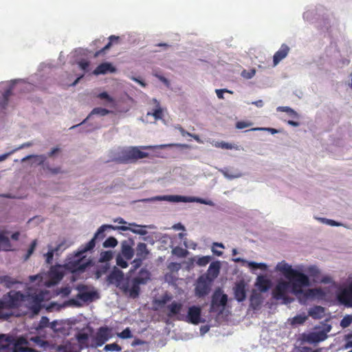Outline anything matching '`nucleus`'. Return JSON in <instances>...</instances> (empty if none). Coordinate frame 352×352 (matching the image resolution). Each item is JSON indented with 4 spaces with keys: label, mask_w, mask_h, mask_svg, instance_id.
<instances>
[{
    "label": "nucleus",
    "mask_w": 352,
    "mask_h": 352,
    "mask_svg": "<svg viewBox=\"0 0 352 352\" xmlns=\"http://www.w3.org/2000/svg\"><path fill=\"white\" fill-rule=\"evenodd\" d=\"M250 305L254 309H258L262 303V298L260 294L254 292L250 296Z\"/></svg>",
    "instance_id": "f704fd0d"
},
{
    "label": "nucleus",
    "mask_w": 352,
    "mask_h": 352,
    "mask_svg": "<svg viewBox=\"0 0 352 352\" xmlns=\"http://www.w3.org/2000/svg\"><path fill=\"white\" fill-rule=\"evenodd\" d=\"M89 265L90 261L86 259L83 254L78 251L74 255L67 258L64 267L72 273H79L84 272Z\"/></svg>",
    "instance_id": "7ed1b4c3"
},
{
    "label": "nucleus",
    "mask_w": 352,
    "mask_h": 352,
    "mask_svg": "<svg viewBox=\"0 0 352 352\" xmlns=\"http://www.w3.org/2000/svg\"><path fill=\"white\" fill-rule=\"evenodd\" d=\"M151 278V273L148 270L145 268H142L139 272L138 276L135 277V279L138 283H140L141 285L146 284Z\"/></svg>",
    "instance_id": "a878e982"
},
{
    "label": "nucleus",
    "mask_w": 352,
    "mask_h": 352,
    "mask_svg": "<svg viewBox=\"0 0 352 352\" xmlns=\"http://www.w3.org/2000/svg\"><path fill=\"white\" fill-rule=\"evenodd\" d=\"M116 68L110 63H103L100 64L94 71V74L100 75L107 73H113Z\"/></svg>",
    "instance_id": "4be33fe9"
},
{
    "label": "nucleus",
    "mask_w": 352,
    "mask_h": 352,
    "mask_svg": "<svg viewBox=\"0 0 352 352\" xmlns=\"http://www.w3.org/2000/svg\"><path fill=\"white\" fill-rule=\"evenodd\" d=\"M118 39H119L118 36H116L115 35L110 36L109 37V43L101 50L96 52L94 56L95 58H96V57H98L100 54L104 53L106 50H109L111 47V46L112 45V43L114 41H118Z\"/></svg>",
    "instance_id": "4c0bfd02"
},
{
    "label": "nucleus",
    "mask_w": 352,
    "mask_h": 352,
    "mask_svg": "<svg viewBox=\"0 0 352 352\" xmlns=\"http://www.w3.org/2000/svg\"><path fill=\"white\" fill-rule=\"evenodd\" d=\"M36 245H37V240L36 239L33 240L28 250L26 255L25 256V258H24L25 260H28L30 257V256L33 254Z\"/></svg>",
    "instance_id": "4d7b16f0"
},
{
    "label": "nucleus",
    "mask_w": 352,
    "mask_h": 352,
    "mask_svg": "<svg viewBox=\"0 0 352 352\" xmlns=\"http://www.w3.org/2000/svg\"><path fill=\"white\" fill-rule=\"evenodd\" d=\"M289 280L291 281L290 285L292 292L296 296L302 294L304 293L302 287L309 286L310 285L309 277L298 270L291 276Z\"/></svg>",
    "instance_id": "20e7f679"
},
{
    "label": "nucleus",
    "mask_w": 352,
    "mask_h": 352,
    "mask_svg": "<svg viewBox=\"0 0 352 352\" xmlns=\"http://www.w3.org/2000/svg\"><path fill=\"white\" fill-rule=\"evenodd\" d=\"M307 319L308 316L305 313H302L295 316L289 320L292 326L296 327L304 324Z\"/></svg>",
    "instance_id": "2f4dec72"
},
{
    "label": "nucleus",
    "mask_w": 352,
    "mask_h": 352,
    "mask_svg": "<svg viewBox=\"0 0 352 352\" xmlns=\"http://www.w3.org/2000/svg\"><path fill=\"white\" fill-rule=\"evenodd\" d=\"M278 111L286 112L294 117H298V113L289 107H279Z\"/></svg>",
    "instance_id": "680f3d73"
},
{
    "label": "nucleus",
    "mask_w": 352,
    "mask_h": 352,
    "mask_svg": "<svg viewBox=\"0 0 352 352\" xmlns=\"http://www.w3.org/2000/svg\"><path fill=\"white\" fill-rule=\"evenodd\" d=\"M213 283L206 279V276H200L195 284V295L198 298H202L208 295L211 289Z\"/></svg>",
    "instance_id": "39448f33"
},
{
    "label": "nucleus",
    "mask_w": 352,
    "mask_h": 352,
    "mask_svg": "<svg viewBox=\"0 0 352 352\" xmlns=\"http://www.w3.org/2000/svg\"><path fill=\"white\" fill-rule=\"evenodd\" d=\"M57 352H80L75 350V346L71 342H68L65 344L58 345L56 348Z\"/></svg>",
    "instance_id": "58836bf2"
},
{
    "label": "nucleus",
    "mask_w": 352,
    "mask_h": 352,
    "mask_svg": "<svg viewBox=\"0 0 352 352\" xmlns=\"http://www.w3.org/2000/svg\"><path fill=\"white\" fill-rule=\"evenodd\" d=\"M133 241H124L122 243L121 252L126 260H131L134 255V250L132 248Z\"/></svg>",
    "instance_id": "f3484780"
},
{
    "label": "nucleus",
    "mask_w": 352,
    "mask_h": 352,
    "mask_svg": "<svg viewBox=\"0 0 352 352\" xmlns=\"http://www.w3.org/2000/svg\"><path fill=\"white\" fill-rule=\"evenodd\" d=\"M97 98H100V100H104L107 102L108 104H111L112 107L114 106L115 104V100L113 97L109 96L107 92L104 91L102 93H100L98 94Z\"/></svg>",
    "instance_id": "c03bdc74"
},
{
    "label": "nucleus",
    "mask_w": 352,
    "mask_h": 352,
    "mask_svg": "<svg viewBox=\"0 0 352 352\" xmlns=\"http://www.w3.org/2000/svg\"><path fill=\"white\" fill-rule=\"evenodd\" d=\"M70 246V244L67 243L66 241L60 242L55 248H52L56 254H58V252H63Z\"/></svg>",
    "instance_id": "6e6d98bb"
},
{
    "label": "nucleus",
    "mask_w": 352,
    "mask_h": 352,
    "mask_svg": "<svg viewBox=\"0 0 352 352\" xmlns=\"http://www.w3.org/2000/svg\"><path fill=\"white\" fill-rule=\"evenodd\" d=\"M352 323V315H346L340 321V326L346 328Z\"/></svg>",
    "instance_id": "603ef678"
},
{
    "label": "nucleus",
    "mask_w": 352,
    "mask_h": 352,
    "mask_svg": "<svg viewBox=\"0 0 352 352\" xmlns=\"http://www.w3.org/2000/svg\"><path fill=\"white\" fill-rule=\"evenodd\" d=\"M76 289L79 292L76 297L80 299L83 302H91L94 298L97 296V292L94 291H87L88 287L85 285H78L76 287Z\"/></svg>",
    "instance_id": "9d476101"
},
{
    "label": "nucleus",
    "mask_w": 352,
    "mask_h": 352,
    "mask_svg": "<svg viewBox=\"0 0 352 352\" xmlns=\"http://www.w3.org/2000/svg\"><path fill=\"white\" fill-rule=\"evenodd\" d=\"M182 303L177 301H173L171 304L167 306V309L169 311L167 316L169 318H172L173 316L177 317L178 316L181 315L180 311L182 310Z\"/></svg>",
    "instance_id": "5701e85b"
},
{
    "label": "nucleus",
    "mask_w": 352,
    "mask_h": 352,
    "mask_svg": "<svg viewBox=\"0 0 352 352\" xmlns=\"http://www.w3.org/2000/svg\"><path fill=\"white\" fill-rule=\"evenodd\" d=\"M276 271H278L287 278L289 279L291 276H292L294 272L296 271V270L293 269L291 265H289L288 263H285V261H282L276 267Z\"/></svg>",
    "instance_id": "a211bd4d"
},
{
    "label": "nucleus",
    "mask_w": 352,
    "mask_h": 352,
    "mask_svg": "<svg viewBox=\"0 0 352 352\" xmlns=\"http://www.w3.org/2000/svg\"><path fill=\"white\" fill-rule=\"evenodd\" d=\"M71 293V288L68 286L61 287L59 289L58 292H57L58 294L61 295L62 296H67Z\"/></svg>",
    "instance_id": "338daca9"
},
{
    "label": "nucleus",
    "mask_w": 352,
    "mask_h": 352,
    "mask_svg": "<svg viewBox=\"0 0 352 352\" xmlns=\"http://www.w3.org/2000/svg\"><path fill=\"white\" fill-rule=\"evenodd\" d=\"M14 341V336L1 334L0 335V351L10 350L12 343Z\"/></svg>",
    "instance_id": "393cba45"
},
{
    "label": "nucleus",
    "mask_w": 352,
    "mask_h": 352,
    "mask_svg": "<svg viewBox=\"0 0 352 352\" xmlns=\"http://www.w3.org/2000/svg\"><path fill=\"white\" fill-rule=\"evenodd\" d=\"M219 271L220 261H217L212 262L208 269L207 272L204 274H202L201 276H206V279L211 280V282L213 283L214 279L218 276Z\"/></svg>",
    "instance_id": "2eb2a0df"
},
{
    "label": "nucleus",
    "mask_w": 352,
    "mask_h": 352,
    "mask_svg": "<svg viewBox=\"0 0 352 352\" xmlns=\"http://www.w3.org/2000/svg\"><path fill=\"white\" fill-rule=\"evenodd\" d=\"M31 340L41 347H46L48 346V342L43 340L39 336L32 337Z\"/></svg>",
    "instance_id": "5fc2aeb1"
},
{
    "label": "nucleus",
    "mask_w": 352,
    "mask_h": 352,
    "mask_svg": "<svg viewBox=\"0 0 352 352\" xmlns=\"http://www.w3.org/2000/svg\"><path fill=\"white\" fill-rule=\"evenodd\" d=\"M118 241L116 238L110 236L107 238L104 242L103 243V246L104 248H114L117 245Z\"/></svg>",
    "instance_id": "8fccbe9b"
},
{
    "label": "nucleus",
    "mask_w": 352,
    "mask_h": 352,
    "mask_svg": "<svg viewBox=\"0 0 352 352\" xmlns=\"http://www.w3.org/2000/svg\"><path fill=\"white\" fill-rule=\"evenodd\" d=\"M248 266L253 269V270H256V269H261V270H267V265L265 264V263H256V262H254V261H251V262H249L248 263Z\"/></svg>",
    "instance_id": "3c124183"
},
{
    "label": "nucleus",
    "mask_w": 352,
    "mask_h": 352,
    "mask_svg": "<svg viewBox=\"0 0 352 352\" xmlns=\"http://www.w3.org/2000/svg\"><path fill=\"white\" fill-rule=\"evenodd\" d=\"M26 298V294L15 290L3 295L0 298V319H9L13 315L12 310L21 307Z\"/></svg>",
    "instance_id": "f03ea898"
},
{
    "label": "nucleus",
    "mask_w": 352,
    "mask_h": 352,
    "mask_svg": "<svg viewBox=\"0 0 352 352\" xmlns=\"http://www.w3.org/2000/svg\"><path fill=\"white\" fill-rule=\"evenodd\" d=\"M118 336L122 339H127L133 337L131 331L129 327L124 329L122 332L118 333Z\"/></svg>",
    "instance_id": "13d9d810"
},
{
    "label": "nucleus",
    "mask_w": 352,
    "mask_h": 352,
    "mask_svg": "<svg viewBox=\"0 0 352 352\" xmlns=\"http://www.w3.org/2000/svg\"><path fill=\"white\" fill-rule=\"evenodd\" d=\"M324 309L321 306H315L311 308L308 311V316L312 317L314 319H320L323 317Z\"/></svg>",
    "instance_id": "c756f323"
},
{
    "label": "nucleus",
    "mask_w": 352,
    "mask_h": 352,
    "mask_svg": "<svg viewBox=\"0 0 352 352\" xmlns=\"http://www.w3.org/2000/svg\"><path fill=\"white\" fill-rule=\"evenodd\" d=\"M173 254L176 255L178 257H180V258H184L187 256L188 254V251L186 250V249H184L182 248H180V247H176L175 248L173 251H172Z\"/></svg>",
    "instance_id": "09e8293b"
},
{
    "label": "nucleus",
    "mask_w": 352,
    "mask_h": 352,
    "mask_svg": "<svg viewBox=\"0 0 352 352\" xmlns=\"http://www.w3.org/2000/svg\"><path fill=\"white\" fill-rule=\"evenodd\" d=\"M291 287L290 283L280 280L278 282L277 285L272 291V296L276 300L287 299V293Z\"/></svg>",
    "instance_id": "0eeeda50"
},
{
    "label": "nucleus",
    "mask_w": 352,
    "mask_h": 352,
    "mask_svg": "<svg viewBox=\"0 0 352 352\" xmlns=\"http://www.w3.org/2000/svg\"><path fill=\"white\" fill-rule=\"evenodd\" d=\"M96 240L94 237H93L87 243H86L84 246H81L79 251L80 253H85L86 252L92 250L96 245Z\"/></svg>",
    "instance_id": "a18cd8bd"
},
{
    "label": "nucleus",
    "mask_w": 352,
    "mask_h": 352,
    "mask_svg": "<svg viewBox=\"0 0 352 352\" xmlns=\"http://www.w3.org/2000/svg\"><path fill=\"white\" fill-rule=\"evenodd\" d=\"M212 260L211 256H203L198 257L196 260L195 259L196 264L200 267H204L210 263Z\"/></svg>",
    "instance_id": "37998d69"
},
{
    "label": "nucleus",
    "mask_w": 352,
    "mask_h": 352,
    "mask_svg": "<svg viewBox=\"0 0 352 352\" xmlns=\"http://www.w3.org/2000/svg\"><path fill=\"white\" fill-rule=\"evenodd\" d=\"M234 298L238 302L243 301L246 298L245 284L243 281H239L234 287Z\"/></svg>",
    "instance_id": "dca6fc26"
},
{
    "label": "nucleus",
    "mask_w": 352,
    "mask_h": 352,
    "mask_svg": "<svg viewBox=\"0 0 352 352\" xmlns=\"http://www.w3.org/2000/svg\"><path fill=\"white\" fill-rule=\"evenodd\" d=\"M201 309L198 306H191L188 308V314L179 315L177 316L178 320H184L193 324H198L201 322Z\"/></svg>",
    "instance_id": "423d86ee"
},
{
    "label": "nucleus",
    "mask_w": 352,
    "mask_h": 352,
    "mask_svg": "<svg viewBox=\"0 0 352 352\" xmlns=\"http://www.w3.org/2000/svg\"><path fill=\"white\" fill-rule=\"evenodd\" d=\"M113 252L111 250L104 251L100 253V262H108L113 258Z\"/></svg>",
    "instance_id": "49530a36"
},
{
    "label": "nucleus",
    "mask_w": 352,
    "mask_h": 352,
    "mask_svg": "<svg viewBox=\"0 0 352 352\" xmlns=\"http://www.w3.org/2000/svg\"><path fill=\"white\" fill-rule=\"evenodd\" d=\"M10 248L11 244L8 237L5 236L3 231H0V250L8 251Z\"/></svg>",
    "instance_id": "c9c22d12"
},
{
    "label": "nucleus",
    "mask_w": 352,
    "mask_h": 352,
    "mask_svg": "<svg viewBox=\"0 0 352 352\" xmlns=\"http://www.w3.org/2000/svg\"><path fill=\"white\" fill-rule=\"evenodd\" d=\"M148 254L149 251L147 249L146 244L144 243H139L136 247V256L146 259Z\"/></svg>",
    "instance_id": "473e14b6"
},
{
    "label": "nucleus",
    "mask_w": 352,
    "mask_h": 352,
    "mask_svg": "<svg viewBox=\"0 0 352 352\" xmlns=\"http://www.w3.org/2000/svg\"><path fill=\"white\" fill-rule=\"evenodd\" d=\"M111 112V111H109L107 109H104V108L96 107V108L93 109V110L91 111V113L89 114V116L87 117V118L85 120H84L81 122V124L85 122V121L93 115H98L100 116H104L109 114Z\"/></svg>",
    "instance_id": "e433bc0d"
},
{
    "label": "nucleus",
    "mask_w": 352,
    "mask_h": 352,
    "mask_svg": "<svg viewBox=\"0 0 352 352\" xmlns=\"http://www.w3.org/2000/svg\"><path fill=\"white\" fill-rule=\"evenodd\" d=\"M131 283L132 284L131 287H129V284L126 283H123L120 288L124 292L128 293L131 298H136L139 296L140 292V285L141 284L140 283H138L133 278L131 281Z\"/></svg>",
    "instance_id": "f8f14e48"
},
{
    "label": "nucleus",
    "mask_w": 352,
    "mask_h": 352,
    "mask_svg": "<svg viewBox=\"0 0 352 352\" xmlns=\"http://www.w3.org/2000/svg\"><path fill=\"white\" fill-rule=\"evenodd\" d=\"M116 264L122 268L128 267V263L120 255L116 257Z\"/></svg>",
    "instance_id": "69168bd1"
},
{
    "label": "nucleus",
    "mask_w": 352,
    "mask_h": 352,
    "mask_svg": "<svg viewBox=\"0 0 352 352\" xmlns=\"http://www.w3.org/2000/svg\"><path fill=\"white\" fill-rule=\"evenodd\" d=\"M12 90L13 85H11L3 93L2 99L0 102V107L2 109H5L7 107L9 102V98L12 95Z\"/></svg>",
    "instance_id": "7c9ffc66"
},
{
    "label": "nucleus",
    "mask_w": 352,
    "mask_h": 352,
    "mask_svg": "<svg viewBox=\"0 0 352 352\" xmlns=\"http://www.w3.org/2000/svg\"><path fill=\"white\" fill-rule=\"evenodd\" d=\"M43 168L44 170H47L52 175H56L58 173H61V170H60V167H56V168H51L49 165L47 164H45L43 166Z\"/></svg>",
    "instance_id": "0e129e2a"
},
{
    "label": "nucleus",
    "mask_w": 352,
    "mask_h": 352,
    "mask_svg": "<svg viewBox=\"0 0 352 352\" xmlns=\"http://www.w3.org/2000/svg\"><path fill=\"white\" fill-rule=\"evenodd\" d=\"M271 280L263 275L258 276L255 285L261 292H267L271 287Z\"/></svg>",
    "instance_id": "6ab92c4d"
},
{
    "label": "nucleus",
    "mask_w": 352,
    "mask_h": 352,
    "mask_svg": "<svg viewBox=\"0 0 352 352\" xmlns=\"http://www.w3.org/2000/svg\"><path fill=\"white\" fill-rule=\"evenodd\" d=\"M76 338L78 342V351L88 347L89 335L87 333H78L76 335Z\"/></svg>",
    "instance_id": "bb28decb"
},
{
    "label": "nucleus",
    "mask_w": 352,
    "mask_h": 352,
    "mask_svg": "<svg viewBox=\"0 0 352 352\" xmlns=\"http://www.w3.org/2000/svg\"><path fill=\"white\" fill-rule=\"evenodd\" d=\"M188 148L186 144H165L156 146H128L120 149L115 155L113 161L118 164H133L141 159L148 157V153L140 149L165 148L168 147Z\"/></svg>",
    "instance_id": "f257e3e1"
},
{
    "label": "nucleus",
    "mask_w": 352,
    "mask_h": 352,
    "mask_svg": "<svg viewBox=\"0 0 352 352\" xmlns=\"http://www.w3.org/2000/svg\"><path fill=\"white\" fill-rule=\"evenodd\" d=\"M124 279V273L117 267H114L113 271L107 276V281L110 284H115L121 287V283Z\"/></svg>",
    "instance_id": "ddd939ff"
},
{
    "label": "nucleus",
    "mask_w": 352,
    "mask_h": 352,
    "mask_svg": "<svg viewBox=\"0 0 352 352\" xmlns=\"http://www.w3.org/2000/svg\"><path fill=\"white\" fill-rule=\"evenodd\" d=\"M31 158H34L35 162H37V164L38 165L44 166V162L46 160L47 157L45 155H28V156L24 157L22 160V161L24 162V161L31 159Z\"/></svg>",
    "instance_id": "79ce46f5"
},
{
    "label": "nucleus",
    "mask_w": 352,
    "mask_h": 352,
    "mask_svg": "<svg viewBox=\"0 0 352 352\" xmlns=\"http://www.w3.org/2000/svg\"><path fill=\"white\" fill-rule=\"evenodd\" d=\"M210 311L218 312L217 316L220 314V287H217L211 301Z\"/></svg>",
    "instance_id": "412c9836"
},
{
    "label": "nucleus",
    "mask_w": 352,
    "mask_h": 352,
    "mask_svg": "<svg viewBox=\"0 0 352 352\" xmlns=\"http://www.w3.org/2000/svg\"><path fill=\"white\" fill-rule=\"evenodd\" d=\"M121 350L122 347L117 343L109 344L105 345L104 347V351H120Z\"/></svg>",
    "instance_id": "864d4df0"
},
{
    "label": "nucleus",
    "mask_w": 352,
    "mask_h": 352,
    "mask_svg": "<svg viewBox=\"0 0 352 352\" xmlns=\"http://www.w3.org/2000/svg\"><path fill=\"white\" fill-rule=\"evenodd\" d=\"M337 298L342 305L352 307V282L338 294Z\"/></svg>",
    "instance_id": "1a4fd4ad"
},
{
    "label": "nucleus",
    "mask_w": 352,
    "mask_h": 352,
    "mask_svg": "<svg viewBox=\"0 0 352 352\" xmlns=\"http://www.w3.org/2000/svg\"><path fill=\"white\" fill-rule=\"evenodd\" d=\"M25 302H28V307L34 314H38L41 309V302L43 300L41 294H26Z\"/></svg>",
    "instance_id": "6e6552de"
},
{
    "label": "nucleus",
    "mask_w": 352,
    "mask_h": 352,
    "mask_svg": "<svg viewBox=\"0 0 352 352\" xmlns=\"http://www.w3.org/2000/svg\"><path fill=\"white\" fill-rule=\"evenodd\" d=\"M49 319L46 316H43L38 325V329H43L48 326L49 324Z\"/></svg>",
    "instance_id": "774afa93"
},
{
    "label": "nucleus",
    "mask_w": 352,
    "mask_h": 352,
    "mask_svg": "<svg viewBox=\"0 0 352 352\" xmlns=\"http://www.w3.org/2000/svg\"><path fill=\"white\" fill-rule=\"evenodd\" d=\"M289 51V47L286 44H283L280 49L274 54L273 57V63L276 65L280 60L285 58Z\"/></svg>",
    "instance_id": "aec40b11"
},
{
    "label": "nucleus",
    "mask_w": 352,
    "mask_h": 352,
    "mask_svg": "<svg viewBox=\"0 0 352 352\" xmlns=\"http://www.w3.org/2000/svg\"><path fill=\"white\" fill-rule=\"evenodd\" d=\"M56 252L49 247V251L45 254L46 263L47 264H52L53 261L54 254Z\"/></svg>",
    "instance_id": "052dcab7"
},
{
    "label": "nucleus",
    "mask_w": 352,
    "mask_h": 352,
    "mask_svg": "<svg viewBox=\"0 0 352 352\" xmlns=\"http://www.w3.org/2000/svg\"><path fill=\"white\" fill-rule=\"evenodd\" d=\"M144 260V258L137 256V258H135L131 263L132 267H131V270H129V273L130 274L134 273L135 271L142 265V261Z\"/></svg>",
    "instance_id": "de8ad7c7"
},
{
    "label": "nucleus",
    "mask_w": 352,
    "mask_h": 352,
    "mask_svg": "<svg viewBox=\"0 0 352 352\" xmlns=\"http://www.w3.org/2000/svg\"><path fill=\"white\" fill-rule=\"evenodd\" d=\"M221 173L226 177L230 179L238 178L242 175L241 171L234 167L225 168L224 170H221Z\"/></svg>",
    "instance_id": "c85d7f7f"
},
{
    "label": "nucleus",
    "mask_w": 352,
    "mask_h": 352,
    "mask_svg": "<svg viewBox=\"0 0 352 352\" xmlns=\"http://www.w3.org/2000/svg\"><path fill=\"white\" fill-rule=\"evenodd\" d=\"M252 125V122L249 121H239L236 123V128L238 129H243L250 127Z\"/></svg>",
    "instance_id": "e2e57ef3"
},
{
    "label": "nucleus",
    "mask_w": 352,
    "mask_h": 352,
    "mask_svg": "<svg viewBox=\"0 0 352 352\" xmlns=\"http://www.w3.org/2000/svg\"><path fill=\"white\" fill-rule=\"evenodd\" d=\"M133 225L135 226V228L131 229L126 226H122L118 227V229L123 230V231L130 230L132 232L138 234L140 235H145L147 233V232L145 230H144L142 226L136 225V224H133Z\"/></svg>",
    "instance_id": "ea45409f"
},
{
    "label": "nucleus",
    "mask_w": 352,
    "mask_h": 352,
    "mask_svg": "<svg viewBox=\"0 0 352 352\" xmlns=\"http://www.w3.org/2000/svg\"><path fill=\"white\" fill-rule=\"evenodd\" d=\"M0 284L8 289H10L16 284H23V282L8 275H3L0 276Z\"/></svg>",
    "instance_id": "b1692460"
},
{
    "label": "nucleus",
    "mask_w": 352,
    "mask_h": 352,
    "mask_svg": "<svg viewBox=\"0 0 352 352\" xmlns=\"http://www.w3.org/2000/svg\"><path fill=\"white\" fill-rule=\"evenodd\" d=\"M28 344L26 338L21 336L18 338L14 337V341L12 343L10 350L12 352H26L29 347L24 346Z\"/></svg>",
    "instance_id": "4468645a"
},
{
    "label": "nucleus",
    "mask_w": 352,
    "mask_h": 352,
    "mask_svg": "<svg viewBox=\"0 0 352 352\" xmlns=\"http://www.w3.org/2000/svg\"><path fill=\"white\" fill-rule=\"evenodd\" d=\"M325 336L322 333H310L304 336V340L309 343H317L324 339Z\"/></svg>",
    "instance_id": "cd10ccee"
},
{
    "label": "nucleus",
    "mask_w": 352,
    "mask_h": 352,
    "mask_svg": "<svg viewBox=\"0 0 352 352\" xmlns=\"http://www.w3.org/2000/svg\"><path fill=\"white\" fill-rule=\"evenodd\" d=\"M148 116L152 115L155 120H160L162 119L163 117V111L162 109L159 107L157 109H155L153 112L152 113H148Z\"/></svg>",
    "instance_id": "bf43d9fd"
},
{
    "label": "nucleus",
    "mask_w": 352,
    "mask_h": 352,
    "mask_svg": "<svg viewBox=\"0 0 352 352\" xmlns=\"http://www.w3.org/2000/svg\"><path fill=\"white\" fill-rule=\"evenodd\" d=\"M107 228H113L112 226L109 225H102L101 226L95 233L94 237L96 239H103L105 236L104 232Z\"/></svg>",
    "instance_id": "a19ab883"
},
{
    "label": "nucleus",
    "mask_w": 352,
    "mask_h": 352,
    "mask_svg": "<svg viewBox=\"0 0 352 352\" xmlns=\"http://www.w3.org/2000/svg\"><path fill=\"white\" fill-rule=\"evenodd\" d=\"M186 197L179 195H164L157 196L155 197L156 200L159 201H168L173 202L185 201Z\"/></svg>",
    "instance_id": "72a5a7b5"
},
{
    "label": "nucleus",
    "mask_w": 352,
    "mask_h": 352,
    "mask_svg": "<svg viewBox=\"0 0 352 352\" xmlns=\"http://www.w3.org/2000/svg\"><path fill=\"white\" fill-rule=\"evenodd\" d=\"M111 338V329L107 327H100L95 336L96 346H102Z\"/></svg>",
    "instance_id": "9b49d317"
}]
</instances>
